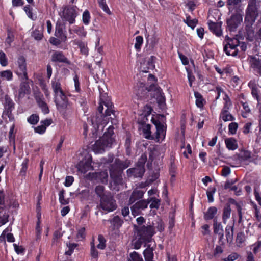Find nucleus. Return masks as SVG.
I'll use <instances>...</instances> for the list:
<instances>
[{
  "instance_id": "obj_58",
  "label": "nucleus",
  "mask_w": 261,
  "mask_h": 261,
  "mask_svg": "<svg viewBox=\"0 0 261 261\" xmlns=\"http://www.w3.org/2000/svg\"><path fill=\"white\" fill-rule=\"evenodd\" d=\"M90 15L89 11L86 10L83 14V21L84 24H88L90 21Z\"/></svg>"
},
{
  "instance_id": "obj_59",
  "label": "nucleus",
  "mask_w": 261,
  "mask_h": 261,
  "mask_svg": "<svg viewBox=\"0 0 261 261\" xmlns=\"http://www.w3.org/2000/svg\"><path fill=\"white\" fill-rule=\"evenodd\" d=\"M64 194V191L63 190L60 191L59 194V201L62 204L65 205L68 203V200L65 199Z\"/></svg>"
},
{
  "instance_id": "obj_32",
  "label": "nucleus",
  "mask_w": 261,
  "mask_h": 261,
  "mask_svg": "<svg viewBox=\"0 0 261 261\" xmlns=\"http://www.w3.org/2000/svg\"><path fill=\"white\" fill-rule=\"evenodd\" d=\"M109 221L114 226V228H119L123 223V220L118 216H115L112 219L110 220Z\"/></svg>"
},
{
  "instance_id": "obj_22",
  "label": "nucleus",
  "mask_w": 261,
  "mask_h": 261,
  "mask_svg": "<svg viewBox=\"0 0 261 261\" xmlns=\"http://www.w3.org/2000/svg\"><path fill=\"white\" fill-rule=\"evenodd\" d=\"M144 192L142 190L137 189H135L129 197L128 200L129 204H132L136 201L141 199L144 195Z\"/></svg>"
},
{
  "instance_id": "obj_34",
  "label": "nucleus",
  "mask_w": 261,
  "mask_h": 261,
  "mask_svg": "<svg viewBox=\"0 0 261 261\" xmlns=\"http://www.w3.org/2000/svg\"><path fill=\"white\" fill-rule=\"evenodd\" d=\"M0 77L3 80L11 81L13 78V73L10 70H4L0 72Z\"/></svg>"
},
{
  "instance_id": "obj_7",
  "label": "nucleus",
  "mask_w": 261,
  "mask_h": 261,
  "mask_svg": "<svg viewBox=\"0 0 261 261\" xmlns=\"http://www.w3.org/2000/svg\"><path fill=\"white\" fill-rule=\"evenodd\" d=\"M112 144V140L111 138L106 139L105 137H101L96 141L93 145V149L96 153L103 152L107 147H110Z\"/></svg>"
},
{
  "instance_id": "obj_50",
  "label": "nucleus",
  "mask_w": 261,
  "mask_h": 261,
  "mask_svg": "<svg viewBox=\"0 0 261 261\" xmlns=\"http://www.w3.org/2000/svg\"><path fill=\"white\" fill-rule=\"evenodd\" d=\"M147 154L146 153H143L139 158L137 165L141 167H144V165L147 161Z\"/></svg>"
},
{
  "instance_id": "obj_6",
  "label": "nucleus",
  "mask_w": 261,
  "mask_h": 261,
  "mask_svg": "<svg viewBox=\"0 0 261 261\" xmlns=\"http://www.w3.org/2000/svg\"><path fill=\"white\" fill-rule=\"evenodd\" d=\"M134 227L137 231L139 236L145 241L148 240L155 233L154 227L151 225L137 227L135 225Z\"/></svg>"
},
{
  "instance_id": "obj_19",
  "label": "nucleus",
  "mask_w": 261,
  "mask_h": 261,
  "mask_svg": "<svg viewBox=\"0 0 261 261\" xmlns=\"http://www.w3.org/2000/svg\"><path fill=\"white\" fill-rule=\"evenodd\" d=\"M76 167L78 171L83 173H85L90 170H93V167L91 166V157H90L85 162H80L77 165Z\"/></svg>"
},
{
  "instance_id": "obj_37",
  "label": "nucleus",
  "mask_w": 261,
  "mask_h": 261,
  "mask_svg": "<svg viewBox=\"0 0 261 261\" xmlns=\"http://www.w3.org/2000/svg\"><path fill=\"white\" fill-rule=\"evenodd\" d=\"M194 95L196 98V104L199 108H202L203 106V99L200 93L198 92H195Z\"/></svg>"
},
{
  "instance_id": "obj_64",
  "label": "nucleus",
  "mask_w": 261,
  "mask_h": 261,
  "mask_svg": "<svg viewBox=\"0 0 261 261\" xmlns=\"http://www.w3.org/2000/svg\"><path fill=\"white\" fill-rule=\"evenodd\" d=\"M6 204H7L8 208H10L11 206L16 208L18 207L19 206V204L17 202L11 200H7Z\"/></svg>"
},
{
  "instance_id": "obj_49",
  "label": "nucleus",
  "mask_w": 261,
  "mask_h": 261,
  "mask_svg": "<svg viewBox=\"0 0 261 261\" xmlns=\"http://www.w3.org/2000/svg\"><path fill=\"white\" fill-rule=\"evenodd\" d=\"M216 189L215 187L210 188V190L206 191V195L209 202H212L214 201L213 195L215 193Z\"/></svg>"
},
{
  "instance_id": "obj_28",
  "label": "nucleus",
  "mask_w": 261,
  "mask_h": 261,
  "mask_svg": "<svg viewBox=\"0 0 261 261\" xmlns=\"http://www.w3.org/2000/svg\"><path fill=\"white\" fill-rule=\"evenodd\" d=\"M225 143L227 148L229 150H235L238 146L236 140L233 138H227L225 140Z\"/></svg>"
},
{
  "instance_id": "obj_2",
  "label": "nucleus",
  "mask_w": 261,
  "mask_h": 261,
  "mask_svg": "<svg viewBox=\"0 0 261 261\" xmlns=\"http://www.w3.org/2000/svg\"><path fill=\"white\" fill-rule=\"evenodd\" d=\"M226 40L227 41V43L224 46V51L228 56H236L238 51L237 47L239 45H240V48L242 51H245L247 48L246 44L244 42L240 43L237 38H230L226 36Z\"/></svg>"
},
{
  "instance_id": "obj_56",
  "label": "nucleus",
  "mask_w": 261,
  "mask_h": 261,
  "mask_svg": "<svg viewBox=\"0 0 261 261\" xmlns=\"http://www.w3.org/2000/svg\"><path fill=\"white\" fill-rule=\"evenodd\" d=\"M245 240V236L243 232H240L237 234L236 238V242L239 245L243 243Z\"/></svg>"
},
{
  "instance_id": "obj_51",
  "label": "nucleus",
  "mask_w": 261,
  "mask_h": 261,
  "mask_svg": "<svg viewBox=\"0 0 261 261\" xmlns=\"http://www.w3.org/2000/svg\"><path fill=\"white\" fill-rule=\"evenodd\" d=\"M6 202L4 193L3 191H0V212L5 207H8L7 205H6Z\"/></svg>"
},
{
  "instance_id": "obj_1",
  "label": "nucleus",
  "mask_w": 261,
  "mask_h": 261,
  "mask_svg": "<svg viewBox=\"0 0 261 261\" xmlns=\"http://www.w3.org/2000/svg\"><path fill=\"white\" fill-rule=\"evenodd\" d=\"M130 165L129 161H123L118 158L115 159L114 162L111 164L109 172L111 178L110 186L112 189L119 190L118 186L123 184V170L128 167Z\"/></svg>"
},
{
  "instance_id": "obj_13",
  "label": "nucleus",
  "mask_w": 261,
  "mask_h": 261,
  "mask_svg": "<svg viewBox=\"0 0 261 261\" xmlns=\"http://www.w3.org/2000/svg\"><path fill=\"white\" fill-rule=\"evenodd\" d=\"M248 60L250 67L261 75V57L258 55L250 56Z\"/></svg>"
},
{
  "instance_id": "obj_54",
  "label": "nucleus",
  "mask_w": 261,
  "mask_h": 261,
  "mask_svg": "<svg viewBox=\"0 0 261 261\" xmlns=\"http://www.w3.org/2000/svg\"><path fill=\"white\" fill-rule=\"evenodd\" d=\"M143 43V37L141 36H138L136 37V43L135 47L137 50H139L141 46Z\"/></svg>"
},
{
  "instance_id": "obj_45",
  "label": "nucleus",
  "mask_w": 261,
  "mask_h": 261,
  "mask_svg": "<svg viewBox=\"0 0 261 261\" xmlns=\"http://www.w3.org/2000/svg\"><path fill=\"white\" fill-rule=\"evenodd\" d=\"M145 112L142 114L143 116V122L145 123L146 120H148V117H149L151 113L152 109L150 106H146L144 107Z\"/></svg>"
},
{
  "instance_id": "obj_21",
  "label": "nucleus",
  "mask_w": 261,
  "mask_h": 261,
  "mask_svg": "<svg viewBox=\"0 0 261 261\" xmlns=\"http://www.w3.org/2000/svg\"><path fill=\"white\" fill-rule=\"evenodd\" d=\"M222 22H214L210 21L208 22L209 29L216 36L219 37L222 35V32L221 30Z\"/></svg>"
},
{
  "instance_id": "obj_5",
  "label": "nucleus",
  "mask_w": 261,
  "mask_h": 261,
  "mask_svg": "<svg viewBox=\"0 0 261 261\" xmlns=\"http://www.w3.org/2000/svg\"><path fill=\"white\" fill-rule=\"evenodd\" d=\"M99 207L105 211L110 212L115 210L117 205L114 197L109 194L100 199Z\"/></svg>"
},
{
  "instance_id": "obj_11",
  "label": "nucleus",
  "mask_w": 261,
  "mask_h": 261,
  "mask_svg": "<svg viewBox=\"0 0 261 261\" xmlns=\"http://www.w3.org/2000/svg\"><path fill=\"white\" fill-rule=\"evenodd\" d=\"M149 201L145 200H140L134 203L130 207L132 215L135 217L141 214L142 210L147 207Z\"/></svg>"
},
{
  "instance_id": "obj_9",
  "label": "nucleus",
  "mask_w": 261,
  "mask_h": 261,
  "mask_svg": "<svg viewBox=\"0 0 261 261\" xmlns=\"http://www.w3.org/2000/svg\"><path fill=\"white\" fill-rule=\"evenodd\" d=\"M55 102L58 110L62 114H64L66 110L69 108V103L65 94L56 96Z\"/></svg>"
},
{
  "instance_id": "obj_53",
  "label": "nucleus",
  "mask_w": 261,
  "mask_h": 261,
  "mask_svg": "<svg viewBox=\"0 0 261 261\" xmlns=\"http://www.w3.org/2000/svg\"><path fill=\"white\" fill-rule=\"evenodd\" d=\"M39 119L38 115L36 114H32L28 118V121L32 124H36L37 123Z\"/></svg>"
},
{
  "instance_id": "obj_15",
  "label": "nucleus",
  "mask_w": 261,
  "mask_h": 261,
  "mask_svg": "<svg viewBox=\"0 0 261 261\" xmlns=\"http://www.w3.org/2000/svg\"><path fill=\"white\" fill-rule=\"evenodd\" d=\"M258 15V10L246 9L244 23H254Z\"/></svg>"
},
{
  "instance_id": "obj_16",
  "label": "nucleus",
  "mask_w": 261,
  "mask_h": 261,
  "mask_svg": "<svg viewBox=\"0 0 261 261\" xmlns=\"http://www.w3.org/2000/svg\"><path fill=\"white\" fill-rule=\"evenodd\" d=\"M251 158V152L248 150H242L238 154L233 155V160L237 163L241 164L244 162L249 161Z\"/></svg>"
},
{
  "instance_id": "obj_57",
  "label": "nucleus",
  "mask_w": 261,
  "mask_h": 261,
  "mask_svg": "<svg viewBox=\"0 0 261 261\" xmlns=\"http://www.w3.org/2000/svg\"><path fill=\"white\" fill-rule=\"evenodd\" d=\"M238 125L236 122H232L229 124V132L231 134H234L236 133V131L238 129Z\"/></svg>"
},
{
  "instance_id": "obj_38",
  "label": "nucleus",
  "mask_w": 261,
  "mask_h": 261,
  "mask_svg": "<svg viewBox=\"0 0 261 261\" xmlns=\"http://www.w3.org/2000/svg\"><path fill=\"white\" fill-rule=\"evenodd\" d=\"M213 227L214 232L215 234L219 233L220 232L223 231L221 224L218 222L216 219H214Z\"/></svg>"
},
{
  "instance_id": "obj_63",
  "label": "nucleus",
  "mask_w": 261,
  "mask_h": 261,
  "mask_svg": "<svg viewBox=\"0 0 261 261\" xmlns=\"http://www.w3.org/2000/svg\"><path fill=\"white\" fill-rule=\"evenodd\" d=\"M9 215L8 214H4L0 217V226L6 224L9 219Z\"/></svg>"
},
{
  "instance_id": "obj_26",
  "label": "nucleus",
  "mask_w": 261,
  "mask_h": 261,
  "mask_svg": "<svg viewBox=\"0 0 261 261\" xmlns=\"http://www.w3.org/2000/svg\"><path fill=\"white\" fill-rule=\"evenodd\" d=\"M55 35L62 41H65L67 37L63 32V27L61 24H57Z\"/></svg>"
},
{
  "instance_id": "obj_20",
  "label": "nucleus",
  "mask_w": 261,
  "mask_h": 261,
  "mask_svg": "<svg viewBox=\"0 0 261 261\" xmlns=\"http://www.w3.org/2000/svg\"><path fill=\"white\" fill-rule=\"evenodd\" d=\"M51 61L54 62H62L68 65L70 64V62L61 51L54 52L51 56Z\"/></svg>"
},
{
  "instance_id": "obj_40",
  "label": "nucleus",
  "mask_w": 261,
  "mask_h": 261,
  "mask_svg": "<svg viewBox=\"0 0 261 261\" xmlns=\"http://www.w3.org/2000/svg\"><path fill=\"white\" fill-rule=\"evenodd\" d=\"M184 22L187 24V25L193 29L198 22V20L196 19H191L190 16L186 17V19L184 20Z\"/></svg>"
},
{
  "instance_id": "obj_46",
  "label": "nucleus",
  "mask_w": 261,
  "mask_h": 261,
  "mask_svg": "<svg viewBox=\"0 0 261 261\" xmlns=\"http://www.w3.org/2000/svg\"><path fill=\"white\" fill-rule=\"evenodd\" d=\"M104 187L102 186H97L96 187L95 191L96 194L100 197V199L105 195H108L109 193H104Z\"/></svg>"
},
{
  "instance_id": "obj_35",
  "label": "nucleus",
  "mask_w": 261,
  "mask_h": 261,
  "mask_svg": "<svg viewBox=\"0 0 261 261\" xmlns=\"http://www.w3.org/2000/svg\"><path fill=\"white\" fill-rule=\"evenodd\" d=\"M75 42L76 44H77L80 47L81 53L84 55H87L88 54V50L87 47L86 43L80 41H77Z\"/></svg>"
},
{
  "instance_id": "obj_36",
  "label": "nucleus",
  "mask_w": 261,
  "mask_h": 261,
  "mask_svg": "<svg viewBox=\"0 0 261 261\" xmlns=\"http://www.w3.org/2000/svg\"><path fill=\"white\" fill-rule=\"evenodd\" d=\"M248 5L246 9L258 10L260 1L258 0H247Z\"/></svg>"
},
{
  "instance_id": "obj_8",
  "label": "nucleus",
  "mask_w": 261,
  "mask_h": 261,
  "mask_svg": "<svg viewBox=\"0 0 261 261\" xmlns=\"http://www.w3.org/2000/svg\"><path fill=\"white\" fill-rule=\"evenodd\" d=\"M63 16L70 23H73L75 21V18L77 16L76 7H65L63 10Z\"/></svg>"
},
{
  "instance_id": "obj_27",
  "label": "nucleus",
  "mask_w": 261,
  "mask_h": 261,
  "mask_svg": "<svg viewBox=\"0 0 261 261\" xmlns=\"http://www.w3.org/2000/svg\"><path fill=\"white\" fill-rule=\"evenodd\" d=\"M153 247H150V245H148L147 248L144 251L143 254L146 261H153Z\"/></svg>"
},
{
  "instance_id": "obj_52",
  "label": "nucleus",
  "mask_w": 261,
  "mask_h": 261,
  "mask_svg": "<svg viewBox=\"0 0 261 261\" xmlns=\"http://www.w3.org/2000/svg\"><path fill=\"white\" fill-rule=\"evenodd\" d=\"M0 64L2 66H6L8 65L6 54L2 51H0Z\"/></svg>"
},
{
  "instance_id": "obj_17",
  "label": "nucleus",
  "mask_w": 261,
  "mask_h": 261,
  "mask_svg": "<svg viewBox=\"0 0 261 261\" xmlns=\"http://www.w3.org/2000/svg\"><path fill=\"white\" fill-rule=\"evenodd\" d=\"M145 172L144 167H141L138 165L135 168H129L127 171L128 177H142Z\"/></svg>"
},
{
  "instance_id": "obj_47",
  "label": "nucleus",
  "mask_w": 261,
  "mask_h": 261,
  "mask_svg": "<svg viewBox=\"0 0 261 261\" xmlns=\"http://www.w3.org/2000/svg\"><path fill=\"white\" fill-rule=\"evenodd\" d=\"M107 129V131L105 133L102 137H105V138L107 140V139L111 138L113 142V139L112 136L114 134V128L111 125H110Z\"/></svg>"
},
{
  "instance_id": "obj_33",
  "label": "nucleus",
  "mask_w": 261,
  "mask_h": 261,
  "mask_svg": "<svg viewBox=\"0 0 261 261\" xmlns=\"http://www.w3.org/2000/svg\"><path fill=\"white\" fill-rule=\"evenodd\" d=\"M231 211V210L230 208V206L228 204H227L224 208L223 212L222 219H223V222L224 224L226 223L227 220L230 217Z\"/></svg>"
},
{
  "instance_id": "obj_24",
  "label": "nucleus",
  "mask_w": 261,
  "mask_h": 261,
  "mask_svg": "<svg viewBox=\"0 0 261 261\" xmlns=\"http://www.w3.org/2000/svg\"><path fill=\"white\" fill-rule=\"evenodd\" d=\"M92 178L99 180L102 183H107L108 174L106 170L100 172L93 173Z\"/></svg>"
},
{
  "instance_id": "obj_39",
  "label": "nucleus",
  "mask_w": 261,
  "mask_h": 261,
  "mask_svg": "<svg viewBox=\"0 0 261 261\" xmlns=\"http://www.w3.org/2000/svg\"><path fill=\"white\" fill-rule=\"evenodd\" d=\"M220 117L224 121H233L234 120V117L231 115L228 112H221L220 114Z\"/></svg>"
},
{
  "instance_id": "obj_3",
  "label": "nucleus",
  "mask_w": 261,
  "mask_h": 261,
  "mask_svg": "<svg viewBox=\"0 0 261 261\" xmlns=\"http://www.w3.org/2000/svg\"><path fill=\"white\" fill-rule=\"evenodd\" d=\"M103 109V108L102 105H100L98 107V112H99V114H97L96 116L91 120L92 123L95 122L96 123L98 127H99L100 125H106L108 123V120L109 119L108 117V116H110L111 114L115 116L114 111L112 110L111 108H107L105 111V115H103L102 114Z\"/></svg>"
},
{
  "instance_id": "obj_31",
  "label": "nucleus",
  "mask_w": 261,
  "mask_h": 261,
  "mask_svg": "<svg viewBox=\"0 0 261 261\" xmlns=\"http://www.w3.org/2000/svg\"><path fill=\"white\" fill-rule=\"evenodd\" d=\"M32 36L36 40H40L42 39L43 35V24L39 28H36L32 33Z\"/></svg>"
},
{
  "instance_id": "obj_62",
  "label": "nucleus",
  "mask_w": 261,
  "mask_h": 261,
  "mask_svg": "<svg viewBox=\"0 0 261 261\" xmlns=\"http://www.w3.org/2000/svg\"><path fill=\"white\" fill-rule=\"evenodd\" d=\"M62 236V233L59 230L56 231L54 233L53 243L55 244L58 242V239Z\"/></svg>"
},
{
  "instance_id": "obj_55",
  "label": "nucleus",
  "mask_w": 261,
  "mask_h": 261,
  "mask_svg": "<svg viewBox=\"0 0 261 261\" xmlns=\"http://www.w3.org/2000/svg\"><path fill=\"white\" fill-rule=\"evenodd\" d=\"M14 36L12 32L10 30H8L7 37L6 39L5 43L8 44L9 46H10L11 43L14 40Z\"/></svg>"
},
{
  "instance_id": "obj_42",
  "label": "nucleus",
  "mask_w": 261,
  "mask_h": 261,
  "mask_svg": "<svg viewBox=\"0 0 261 261\" xmlns=\"http://www.w3.org/2000/svg\"><path fill=\"white\" fill-rule=\"evenodd\" d=\"M225 101L223 109L221 112H228L229 107L231 106V101L228 96L225 94V97L223 98Z\"/></svg>"
},
{
  "instance_id": "obj_4",
  "label": "nucleus",
  "mask_w": 261,
  "mask_h": 261,
  "mask_svg": "<svg viewBox=\"0 0 261 261\" xmlns=\"http://www.w3.org/2000/svg\"><path fill=\"white\" fill-rule=\"evenodd\" d=\"M243 12L241 9L238 8L236 12L227 20V28L230 32L235 31L238 26L242 22Z\"/></svg>"
},
{
  "instance_id": "obj_48",
  "label": "nucleus",
  "mask_w": 261,
  "mask_h": 261,
  "mask_svg": "<svg viewBox=\"0 0 261 261\" xmlns=\"http://www.w3.org/2000/svg\"><path fill=\"white\" fill-rule=\"evenodd\" d=\"M143 241L145 240H143L141 237L138 239H134L132 242L133 248L135 249H139L142 245Z\"/></svg>"
},
{
  "instance_id": "obj_14",
  "label": "nucleus",
  "mask_w": 261,
  "mask_h": 261,
  "mask_svg": "<svg viewBox=\"0 0 261 261\" xmlns=\"http://www.w3.org/2000/svg\"><path fill=\"white\" fill-rule=\"evenodd\" d=\"M151 119L156 127V139L158 141H160L165 137L166 127L159 121L153 120L152 117H151Z\"/></svg>"
},
{
  "instance_id": "obj_12",
  "label": "nucleus",
  "mask_w": 261,
  "mask_h": 261,
  "mask_svg": "<svg viewBox=\"0 0 261 261\" xmlns=\"http://www.w3.org/2000/svg\"><path fill=\"white\" fill-rule=\"evenodd\" d=\"M19 78L21 81V83L20 84L18 96L19 98H21L23 97L25 94H28L30 93L31 90L29 83L30 81L31 82H32V81L29 79L28 76H27V79H23V77H20Z\"/></svg>"
},
{
  "instance_id": "obj_10",
  "label": "nucleus",
  "mask_w": 261,
  "mask_h": 261,
  "mask_svg": "<svg viewBox=\"0 0 261 261\" xmlns=\"http://www.w3.org/2000/svg\"><path fill=\"white\" fill-rule=\"evenodd\" d=\"M17 68L16 73L19 77H23V79H27L28 76L27 70L26 60L24 57L19 56L17 61Z\"/></svg>"
},
{
  "instance_id": "obj_60",
  "label": "nucleus",
  "mask_w": 261,
  "mask_h": 261,
  "mask_svg": "<svg viewBox=\"0 0 261 261\" xmlns=\"http://www.w3.org/2000/svg\"><path fill=\"white\" fill-rule=\"evenodd\" d=\"M98 4L99 5V6L102 8V9L103 10V11L104 12H105L106 13H107V14H108L109 15H110L111 14V12L110 9H109L107 5L106 4L105 1L98 3Z\"/></svg>"
},
{
  "instance_id": "obj_23",
  "label": "nucleus",
  "mask_w": 261,
  "mask_h": 261,
  "mask_svg": "<svg viewBox=\"0 0 261 261\" xmlns=\"http://www.w3.org/2000/svg\"><path fill=\"white\" fill-rule=\"evenodd\" d=\"M52 88L55 93V96H58L65 94L61 89V84L59 80H55L51 83Z\"/></svg>"
},
{
  "instance_id": "obj_43",
  "label": "nucleus",
  "mask_w": 261,
  "mask_h": 261,
  "mask_svg": "<svg viewBox=\"0 0 261 261\" xmlns=\"http://www.w3.org/2000/svg\"><path fill=\"white\" fill-rule=\"evenodd\" d=\"M150 127V125L147 124L145 126H144L143 128V132L145 135V137L146 139H152L153 138V137H152L151 135Z\"/></svg>"
},
{
  "instance_id": "obj_41",
  "label": "nucleus",
  "mask_w": 261,
  "mask_h": 261,
  "mask_svg": "<svg viewBox=\"0 0 261 261\" xmlns=\"http://www.w3.org/2000/svg\"><path fill=\"white\" fill-rule=\"evenodd\" d=\"M129 256L128 261H144L142 256L136 251L131 253Z\"/></svg>"
},
{
  "instance_id": "obj_61",
  "label": "nucleus",
  "mask_w": 261,
  "mask_h": 261,
  "mask_svg": "<svg viewBox=\"0 0 261 261\" xmlns=\"http://www.w3.org/2000/svg\"><path fill=\"white\" fill-rule=\"evenodd\" d=\"M153 224L154 225L155 223H153ZM155 224L157 225L156 226V227L159 231H162L164 230V225L163 222H162V221L161 219H158L156 220Z\"/></svg>"
},
{
  "instance_id": "obj_25",
  "label": "nucleus",
  "mask_w": 261,
  "mask_h": 261,
  "mask_svg": "<svg viewBox=\"0 0 261 261\" xmlns=\"http://www.w3.org/2000/svg\"><path fill=\"white\" fill-rule=\"evenodd\" d=\"M234 221L232 225H227L225 228V233L226 240L228 243H231L233 239V231H234Z\"/></svg>"
},
{
  "instance_id": "obj_29",
  "label": "nucleus",
  "mask_w": 261,
  "mask_h": 261,
  "mask_svg": "<svg viewBox=\"0 0 261 261\" xmlns=\"http://www.w3.org/2000/svg\"><path fill=\"white\" fill-rule=\"evenodd\" d=\"M253 24L254 23H245L246 34L250 40L253 39L254 36V30L252 27Z\"/></svg>"
},
{
  "instance_id": "obj_18",
  "label": "nucleus",
  "mask_w": 261,
  "mask_h": 261,
  "mask_svg": "<svg viewBox=\"0 0 261 261\" xmlns=\"http://www.w3.org/2000/svg\"><path fill=\"white\" fill-rule=\"evenodd\" d=\"M35 98L39 107L44 114L49 113V110L46 103L44 101L43 96L40 92L35 94Z\"/></svg>"
},
{
  "instance_id": "obj_44",
  "label": "nucleus",
  "mask_w": 261,
  "mask_h": 261,
  "mask_svg": "<svg viewBox=\"0 0 261 261\" xmlns=\"http://www.w3.org/2000/svg\"><path fill=\"white\" fill-rule=\"evenodd\" d=\"M147 201H149V203L150 202H151L150 205V207L151 208H159L160 205V200L159 199H156L155 198H151L149 200H148Z\"/></svg>"
},
{
  "instance_id": "obj_30",
  "label": "nucleus",
  "mask_w": 261,
  "mask_h": 261,
  "mask_svg": "<svg viewBox=\"0 0 261 261\" xmlns=\"http://www.w3.org/2000/svg\"><path fill=\"white\" fill-rule=\"evenodd\" d=\"M217 212V209L216 207H210L207 211L204 213V218L206 220H211L214 218Z\"/></svg>"
}]
</instances>
